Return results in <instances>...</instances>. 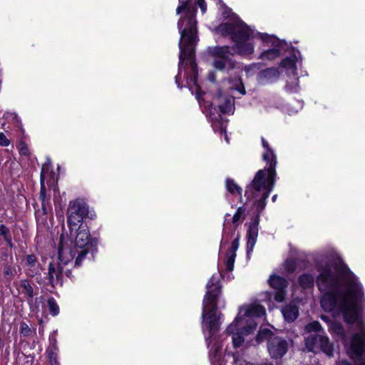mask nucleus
I'll use <instances>...</instances> for the list:
<instances>
[{
    "mask_svg": "<svg viewBox=\"0 0 365 365\" xmlns=\"http://www.w3.org/2000/svg\"><path fill=\"white\" fill-rule=\"evenodd\" d=\"M0 237H2L9 247L13 246L11 235L9 229L4 225H0Z\"/></svg>",
    "mask_w": 365,
    "mask_h": 365,
    "instance_id": "obj_28",
    "label": "nucleus"
},
{
    "mask_svg": "<svg viewBox=\"0 0 365 365\" xmlns=\"http://www.w3.org/2000/svg\"><path fill=\"white\" fill-rule=\"evenodd\" d=\"M282 313L286 322H292L299 316V309L295 304H289L282 309Z\"/></svg>",
    "mask_w": 365,
    "mask_h": 365,
    "instance_id": "obj_19",
    "label": "nucleus"
},
{
    "mask_svg": "<svg viewBox=\"0 0 365 365\" xmlns=\"http://www.w3.org/2000/svg\"><path fill=\"white\" fill-rule=\"evenodd\" d=\"M296 269V262L292 259H287L284 262V269L287 272H293Z\"/></svg>",
    "mask_w": 365,
    "mask_h": 365,
    "instance_id": "obj_34",
    "label": "nucleus"
},
{
    "mask_svg": "<svg viewBox=\"0 0 365 365\" xmlns=\"http://www.w3.org/2000/svg\"><path fill=\"white\" fill-rule=\"evenodd\" d=\"M4 118L7 120H15L17 118V115L14 113L6 112L4 114Z\"/></svg>",
    "mask_w": 365,
    "mask_h": 365,
    "instance_id": "obj_38",
    "label": "nucleus"
},
{
    "mask_svg": "<svg viewBox=\"0 0 365 365\" xmlns=\"http://www.w3.org/2000/svg\"><path fill=\"white\" fill-rule=\"evenodd\" d=\"M226 188L231 194L238 193L240 195H242V188L232 179L227 178L226 180Z\"/></svg>",
    "mask_w": 365,
    "mask_h": 365,
    "instance_id": "obj_26",
    "label": "nucleus"
},
{
    "mask_svg": "<svg viewBox=\"0 0 365 365\" xmlns=\"http://www.w3.org/2000/svg\"><path fill=\"white\" fill-rule=\"evenodd\" d=\"M259 365H273V364H270V363H264V364H261Z\"/></svg>",
    "mask_w": 365,
    "mask_h": 365,
    "instance_id": "obj_45",
    "label": "nucleus"
},
{
    "mask_svg": "<svg viewBox=\"0 0 365 365\" xmlns=\"http://www.w3.org/2000/svg\"><path fill=\"white\" fill-rule=\"evenodd\" d=\"M179 2L176 13L179 14L184 11L185 14L178 22L180 38L178 43V73L175 76V83L178 88H182L180 78L182 71L184 69L187 86L200 101L203 92L197 83V68L195 63V46L198 41L195 15L197 5L200 8L202 13L205 14L207 4L205 0H179Z\"/></svg>",
    "mask_w": 365,
    "mask_h": 365,
    "instance_id": "obj_2",
    "label": "nucleus"
},
{
    "mask_svg": "<svg viewBox=\"0 0 365 365\" xmlns=\"http://www.w3.org/2000/svg\"><path fill=\"white\" fill-rule=\"evenodd\" d=\"M279 75V71L276 68H267L259 73V76L261 78L267 79V81H272V79H276L278 78Z\"/></svg>",
    "mask_w": 365,
    "mask_h": 365,
    "instance_id": "obj_24",
    "label": "nucleus"
},
{
    "mask_svg": "<svg viewBox=\"0 0 365 365\" xmlns=\"http://www.w3.org/2000/svg\"><path fill=\"white\" fill-rule=\"evenodd\" d=\"M231 10L225 9L224 13L225 18L231 17L232 23H222L220 24L216 31L222 36H230L235 43L232 49L240 55H250L254 51V45L248 42L250 38H255V31L247 26L236 14H232Z\"/></svg>",
    "mask_w": 365,
    "mask_h": 365,
    "instance_id": "obj_5",
    "label": "nucleus"
},
{
    "mask_svg": "<svg viewBox=\"0 0 365 365\" xmlns=\"http://www.w3.org/2000/svg\"><path fill=\"white\" fill-rule=\"evenodd\" d=\"M317 286L322 294L320 304L325 312L341 317L349 324H355L357 332L349 342L350 351L365 365V297L361 284L344 262L317 261Z\"/></svg>",
    "mask_w": 365,
    "mask_h": 365,
    "instance_id": "obj_1",
    "label": "nucleus"
},
{
    "mask_svg": "<svg viewBox=\"0 0 365 365\" xmlns=\"http://www.w3.org/2000/svg\"><path fill=\"white\" fill-rule=\"evenodd\" d=\"M65 274L66 277H71V271L68 269H64L63 272V274Z\"/></svg>",
    "mask_w": 365,
    "mask_h": 365,
    "instance_id": "obj_41",
    "label": "nucleus"
},
{
    "mask_svg": "<svg viewBox=\"0 0 365 365\" xmlns=\"http://www.w3.org/2000/svg\"><path fill=\"white\" fill-rule=\"evenodd\" d=\"M68 262L63 263L59 259V262L58 264H55L53 262L49 263L48 266V279L49 282L54 286L60 283L62 284V276L63 272V265H66Z\"/></svg>",
    "mask_w": 365,
    "mask_h": 365,
    "instance_id": "obj_16",
    "label": "nucleus"
},
{
    "mask_svg": "<svg viewBox=\"0 0 365 365\" xmlns=\"http://www.w3.org/2000/svg\"><path fill=\"white\" fill-rule=\"evenodd\" d=\"M228 216H230V215L227 214L225 215V222H224L225 228H224L223 232H222V239L221 242H220V252H222V250L224 247L225 245L227 243V240L230 238V237H227V236L228 234L227 232V227H226V225H225V224L227 222H228V219H227Z\"/></svg>",
    "mask_w": 365,
    "mask_h": 365,
    "instance_id": "obj_32",
    "label": "nucleus"
},
{
    "mask_svg": "<svg viewBox=\"0 0 365 365\" xmlns=\"http://www.w3.org/2000/svg\"><path fill=\"white\" fill-rule=\"evenodd\" d=\"M305 330L308 333H324V331L322 329L320 323L317 321L312 322L305 327Z\"/></svg>",
    "mask_w": 365,
    "mask_h": 365,
    "instance_id": "obj_29",
    "label": "nucleus"
},
{
    "mask_svg": "<svg viewBox=\"0 0 365 365\" xmlns=\"http://www.w3.org/2000/svg\"><path fill=\"white\" fill-rule=\"evenodd\" d=\"M220 133H221V135H224L225 140H226V142L227 143H229V138H228L227 134L225 131V128L223 127L222 124H221V126H220Z\"/></svg>",
    "mask_w": 365,
    "mask_h": 365,
    "instance_id": "obj_39",
    "label": "nucleus"
},
{
    "mask_svg": "<svg viewBox=\"0 0 365 365\" xmlns=\"http://www.w3.org/2000/svg\"><path fill=\"white\" fill-rule=\"evenodd\" d=\"M269 284L274 290V299L277 302H282L287 294L288 281L284 277L272 274L268 279Z\"/></svg>",
    "mask_w": 365,
    "mask_h": 365,
    "instance_id": "obj_13",
    "label": "nucleus"
},
{
    "mask_svg": "<svg viewBox=\"0 0 365 365\" xmlns=\"http://www.w3.org/2000/svg\"><path fill=\"white\" fill-rule=\"evenodd\" d=\"M69 232L71 237L75 238L74 247L71 250L59 247L58 259L66 264L76 257L75 266L79 267L86 255L97 250V240L91 237L90 230L86 225H79L75 230H69Z\"/></svg>",
    "mask_w": 365,
    "mask_h": 365,
    "instance_id": "obj_7",
    "label": "nucleus"
},
{
    "mask_svg": "<svg viewBox=\"0 0 365 365\" xmlns=\"http://www.w3.org/2000/svg\"><path fill=\"white\" fill-rule=\"evenodd\" d=\"M262 145L264 148L262 160L266 162L267 166L257 172L254 179L245 190V196L247 200H253V207L256 217L252 219L247 231V257H250L256 244L259 224V216L267 205V199L273 190L276 181L277 155L269 143L263 138H261Z\"/></svg>",
    "mask_w": 365,
    "mask_h": 365,
    "instance_id": "obj_3",
    "label": "nucleus"
},
{
    "mask_svg": "<svg viewBox=\"0 0 365 365\" xmlns=\"http://www.w3.org/2000/svg\"><path fill=\"white\" fill-rule=\"evenodd\" d=\"M314 276L309 273H304L299 277L298 282L303 289L313 288L314 284Z\"/></svg>",
    "mask_w": 365,
    "mask_h": 365,
    "instance_id": "obj_20",
    "label": "nucleus"
},
{
    "mask_svg": "<svg viewBox=\"0 0 365 365\" xmlns=\"http://www.w3.org/2000/svg\"><path fill=\"white\" fill-rule=\"evenodd\" d=\"M26 265L29 267L28 269V274L31 277L35 276L34 271L36 270L38 267V264L37 263L36 257L34 255H29L26 256Z\"/></svg>",
    "mask_w": 365,
    "mask_h": 365,
    "instance_id": "obj_22",
    "label": "nucleus"
},
{
    "mask_svg": "<svg viewBox=\"0 0 365 365\" xmlns=\"http://www.w3.org/2000/svg\"><path fill=\"white\" fill-rule=\"evenodd\" d=\"M48 357L51 365H60L58 361V351L47 350Z\"/></svg>",
    "mask_w": 365,
    "mask_h": 365,
    "instance_id": "obj_33",
    "label": "nucleus"
},
{
    "mask_svg": "<svg viewBox=\"0 0 365 365\" xmlns=\"http://www.w3.org/2000/svg\"><path fill=\"white\" fill-rule=\"evenodd\" d=\"M239 247V237L235 238L231 245L230 248L226 255L225 264L227 270L232 271L234 269L235 261L236 258V252Z\"/></svg>",
    "mask_w": 365,
    "mask_h": 365,
    "instance_id": "obj_17",
    "label": "nucleus"
},
{
    "mask_svg": "<svg viewBox=\"0 0 365 365\" xmlns=\"http://www.w3.org/2000/svg\"><path fill=\"white\" fill-rule=\"evenodd\" d=\"M20 333L24 336H28L31 335V330L26 323L21 322L20 324Z\"/></svg>",
    "mask_w": 365,
    "mask_h": 365,
    "instance_id": "obj_35",
    "label": "nucleus"
},
{
    "mask_svg": "<svg viewBox=\"0 0 365 365\" xmlns=\"http://www.w3.org/2000/svg\"><path fill=\"white\" fill-rule=\"evenodd\" d=\"M46 166H43L42 168L41 174V190L39 194V200L41 202V208L36 210L35 212L36 217L38 218L41 217H46L48 214V210L51 209V206L48 202V199L46 197V187L43 182V177ZM43 220H46V217H43Z\"/></svg>",
    "mask_w": 365,
    "mask_h": 365,
    "instance_id": "obj_15",
    "label": "nucleus"
},
{
    "mask_svg": "<svg viewBox=\"0 0 365 365\" xmlns=\"http://www.w3.org/2000/svg\"><path fill=\"white\" fill-rule=\"evenodd\" d=\"M285 90L290 93H297L299 90L298 78H295L292 82H288L285 86Z\"/></svg>",
    "mask_w": 365,
    "mask_h": 365,
    "instance_id": "obj_31",
    "label": "nucleus"
},
{
    "mask_svg": "<svg viewBox=\"0 0 365 365\" xmlns=\"http://www.w3.org/2000/svg\"><path fill=\"white\" fill-rule=\"evenodd\" d=\"M48 305L49 313L53 316H56L59 313V307L56 300L53 298H50L48 300Z\"/></svg>",
    "mask_w": 365,
    "mask_h": 365,
    "instance_id": "obj_30",
    "label": "nucleus"
},
{
    "mask_svg": "<svg viewBox=\"0 0 365 365\" xmlns=\"http://www.w3.org/2000/svg\"><path fill=\"white\" fill-rule=\"evenodd\" d=\"M222 274H213L206 284V292L202 301V329L205 336L209 357L212 365H219L221 359L222 344L216 334L220 325V315L217 316V302L222 294L220 279Z\"/></svg>",
    "mask_w": 365,
    "mask_h": 365,
    "instance_id": "obj_4",
    "label": "nucleus"
},
{
    "mask_svg": "<svg viewBox=\"0 0 365 365\" xmlns=\"http://www.w3.org/2000/svg\"><path fill=\"white\" fill-rule=\"evenodd\" d=\"M229 82L232 89L237 91L240 94H245V88L240 78L234 80L230 79Z\"/></svg>",
    "mask_w": 365,
    "mask_h": 365,
    "instance_id": "obj_27",
    "label": "nucleus"
},
{
    "mask_svg": "<svg viewBox=\"0 0 365 365\" xmlns=\"http://www.w3.org/2000/svg\"><path fill=\"white\" fill-rule=\"evenodd\" d=\"M5 275H11L12 274V271L11 268H7L4 272Z\"/></svg>",
    "mask_w": 365,
    "mask_h": 365,
    "instance_id": "obj_43",
    "label": "nucleus"
},
{
    "mask_svg": "<svg viewBox=\"0 0 365 365\" xmlns=\"http://www.w3.org/2000/svg\"><path fill=\"white\" fill-rule=\"evenodd\" d=\"M212 125L213 126V128L215 127L214 122L212 123Z\"/></svg>",
    "mask_w": 365,
    "mask_h": 365,
    "instance_id": "obj_46",
    "label": "nucleus"
},
{
    "mask_svg": "<svg viewBox=\"0 0 365 365\" xmlns=\"http://www.w3.org/2000/svg\"><path fill=\"white\" fill-rule=\"evenodd\" d=\"M247 215L246 208L244 206L239 207L232 218V222L235 225V230L240 222L243 221Z\"/></svg>",
    "mask_w": 365,
    "mask_h": 365,
    "instance_id": "obj_23",
    "label": "nucleus"
},
{
    "mask_svg": "<svg viewBox=\"0 0 365 365\" xmlns=\"http://www.w3.org/2000/svg\"><path fill=\"white\" fill-rule=\"evenodd\" d=\"M211 108L215 109L218 107L221 113L233 114L235 111L234 98L231 96L223 95L221 92L215 96L210 105Z\"/></svg>",
    "mask_w": 365,
    "mask_h": 365,
    "instance_id": "obj_14",
    "label": "nucleus"
},
{
    "mask_svg": "<svg viewBox=\"0 0 365 365\" xmlns=\"http://www.w3.org/2000/svg\"><path fill=\"white\" fill-rule=\"evenodd\" d=\"M259 37L266 46H271L272 48L264 51L259 56V58L262 60L272 61L279 56L282 42H281L276 36H269L265 33L255 31V38Z\"/></svg>",
    "mask_w": 365,
    "mask_h": 365,
    "instance_id": "obj_12",
    "label": "nucleus"
},
{
    "mask_svg": "<svg viewBox=\"0 0 365 365\" xmlns=\"http://www.w3.org/2000/svg\"><path fill=\"white\" fill-rule=\"evenodd\" d=\"M305 346L309 351L324 352L328 356H333L334 347L325 333L310 334L305 339Z\"/></svg>",
    "mask_w": 365,
    "mask_h": 365,
    "instance_id": "obj_11",
    "label": "nucleus"
},
{
    "mask_svg": "<svg viewBox=\"0 0 365 365\" xmlns=\"http://www.w3.org/2000/svg\"><path fill=\"white\" fill-rule=\"evenodd\" d=\"M337 365H351L349 362L346 361H339L338 362V364Z\"/></svg>",
    "mask_w": 365,
    "mask_h": 365,
    "instance_id": "obj_42",
    "label": "nucleus"
},
{
    "mask_svg": "<svg viewBox=\"0 0 365 365\" xmlns=\"http://www.w3.org/2000/svg\"><path fill=\"white\" fill-rule=\"evenodd\" d=\"M50 345L47 350L58 351L55 334L49 336Z\"/></svg>",
    "mask_w": 365,
    "mask_h": 365,
    "instance_id": "obj_36",
    "label": "nucleus"
},
{
    "mask_svg": "<svg viewBox=\"0 0 365 365\" xmlns=\"http://www.w3.org/2000/svg\"><path fill=\"white\" fill-rule=\"evenodd\" d=\"M10 144V140L6 138L4 133H0V146L7 147Z\"/></svg>",
    "mask_w": 365,
    "mask_h": 365,
    "instance_id": "obj_37",
    "label": "nucleus"
},
{
    "mask_svg": "<svg viewBox=\"0 0 365 365\" xmlns=\"http://www.w3.org/2000/svg\"><path fill=\"white\" fill-rule=\"evenodd\" d=\"M209 53L213 58L212 66L216 70L228 73L237 68V64L232 58L234 53L229 46L210 47Z\"/></svg>",
    "mask_w": 365,
    "mask_h": 365,
    "instance_id": "obj_9",
    "label": "nucleus"
},
{
    "mask_svg": "<svg viewBox=\"0 0 365 365\" xmlns=\"http://www.w3.org/2000/svg\"><path fill=\"white\" fill-rule=\"evenodd\" d=\"M330 329L333 332L338 334L344 343L346 342V335L345 334L344 329L341 323H332L330 327Z\"/></svg>",
    "mask_w": 365,
    "mask_h": 365,
    "instance_id": "obj_25",
    "label": "nucleus"
},
{
    "mask_svg": "<svg viewBox=\"0 0 365 365\" xmlns=\"http://www.w3.org/2000/svg\"><path fill=\"white\" fill-rule=\"evenodd\" d=\"M255 66L254 64H253V65H250V66H246L245 67V71L247 73H249V72L251 71V69H252V68H255Z\"/></svg>",
    "mask_w": 365,
    "mask_h": 365,
    "instance_id": "obj_40",
    "label": "nucleus"
},
{
    "mask_svg": "<svg viewBox=\"0 0 365 365\" xmlns=\"http://www.w3.org/2000/svg\"><path fill=\"white\" fill-rule=\"evenodd\" d=\"M19 290L24 294L27 299H32L34 297V289L28 280H21Z\"/></svg>",
    "mask_w": 365,
    "mask_h": 365,
    "instance_id": "obj_21",
    "label": "nucleus"
},
{
    "mask_svg": "<svg viewBox=\"0 0 365 365\" xmlns=\"http://www.w3.org/2000/svg\"><path fill=\"white\" fill-rule=\"evenodd\" d=\"M277 195H274L272 197V201L274 202L277 200Z\"/></svg>",
    "mask_w": 365,
    "mask_h": 365,
    "instance_id": "obj_44",
    "label": "nucleus"
},
{
    "mask_svg": "<svg viewBox=\"0 0 365 365\" xmlns=\"http://www.w3.org/2000/svg\"><path fill=\"white\" fill-rule=\"evenodd\" d=\"M299 61H302V55L299 51L294 50V53L292 56L285 58L281 62V66L292 69L294 76H296V63Z\"/></svg>",
    "mask_w": 365,
    "mask_h": 365,
    "instance_id": "obj_18",
    "label": "nucleus"
},
{
    "mask_svg": "<svg viewBox=\"0 0 365 365\" xmlns=\"http://www.w3.org/2000/svg\"><path fill=\"white\" fill-rule=\"evenodd\" d=\"M88 213V207L83 199H76L70 202L67 211V223L69 230H75L83 225V219Z\"/></svg>",
    "mask_w": 365,
    "mask_h": 365,
    "instance_id": "obj_10",
    "label": "nucleus"
},
{
    "mask_svg": "<svg viewBox=\"0 0 365 365\" xmlns=\"http://www.w3.org/2000/svg\"><path fill=\"white\" fill-rule=\"evenodd\" d=\"M267 340V350L272 359H279L287 351L288 343L284 339L279 337L267 329H260L256 336L258 343Z\"/></svg>",
    "mask_w": 365,
    "mask_h": 365,
    "instance_id": "obj_8",
    "label": "nucleus"
},
{
    "mask_svg": "<svg viewBox=\"0 0 365 365\" xmlns=\"http://www.w3.org/2000/svg\"><path fill=\"white\" fill-rule=\"evenodd\" d=\"M265 314V309L259 304L245 306L240 308L238 315L227 327L226 334L232 336V344L235 348L242 345L245 334H250L257 328V323L252 318L261 317Z\"/></svg>",
    "mask_w": 365,
    "mask_h": 365,
    "instance_id": "obj_6",
    "label": "nucleus"
}]
</instances>
